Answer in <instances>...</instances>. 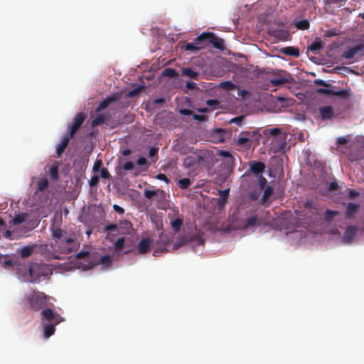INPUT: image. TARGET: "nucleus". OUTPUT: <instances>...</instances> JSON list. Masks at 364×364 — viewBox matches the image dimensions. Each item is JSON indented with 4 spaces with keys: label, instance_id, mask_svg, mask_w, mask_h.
<instances>
[{
    "label": "nucleus",
    "instance_id": "obj_38",
    "mask_svg": "<svg viewBox=\"0 0 364 364\" xmlns=\"http://www.w3.org/2000/svg\"><path fill=\"white\" fill-rule=\"evenodd\" d=\"M191 184V181L188 178H181L178 181V185L181 189H187Z\"/></svg>",
    "mask_w": 364,
    "mask_h": 364
},
{
    "label": "nucleus",
    "instance_id": "obj_47",
    "mask_svg": "<svg viewBox=\"0 0 364 364\" xmlns=\"http://www.w3.org/2000/svg\"><path fill=\"white\" fill-rule=\"evenodd\" d=\"M327 87L328 88H319L317 90V92L321 94H324L326 95L332 96L333 86H331L330 85V87Z\"/></svg>",
    "mask_w": 364,
    "mask_h": 364
},
{
    "label": "nucleus",
    "instance_id": "obj_41",
    "mask_svg": "<svg viewBox=\"0 0 364 364\" xmlns=\"http://www.w3.org/2000/svg\"><path fill=\"white\" fill-rule=\"evenodd\" d=\"M257 216H251L246 219L244 226L245 228H249L255 226L257 223Z\"/></svg>",
    "mask_w": 364,
    "mask_h": 364
},
{
    "label": "nucleus",
    "instance_id": "obj_56",
    "mask_svg": "<svg viewBox=\"0 0 364 364\" xmlns=\"http://www.w3.org/2000/svg\"><path fill=\"white\" fill-rule=\"evenodd\" d=\"M133 168H134V164L132 161H127L123 166V168L125 171H130V170L133 169Z\"/></svg>",
    "mask_w": 364,
    "mask_h": 364
},
{
    "label": "nucleus",
    "instance_id": "obj_55",
    "mask_svg": "<svg viewBox=\"0 0 364 364\" xmlns=\"http://www.w3.org/2000/svg\"><path fill=\"white\" fill-rule=\"evenodd\" d=\"M113 209L119 215L124 213V208L117 204L113 205Z\"/></svg>",
    "mask_w": 364,
    "mask_h": 364
},
{
    "label": "nucleus",
    "instance_id": "obj_25",
    "mask_svg": "<svg viewBox=\"0 0 364 364\" xmlns=\"http://www.w3.org/2000/svg\"><path fill=\"white\" fill-rule=\"evenodd\" d=\"M183 223V217H177V218H173L171 219L170 223H171L172 230L175 232H177L181 230Z\"/></svg>",
    "mask_w": 364,
    "mask_h": 364
},
{
    "label": "nucleus",
    "instance_id": "obj_30",
    "mask_svg": "<svg viewBox=\"0 0 364 364\" xmlns=\"http://www.w3.org/2000/svg\"><path fill=\"white\" fill-rule=\"evenodd\" d=\"M183 166L186 168H193L197 165L195 156H188L183 159Z\"/></svg>",
    "mask_w": 364,
    "mask_h": 364
},
{
    "label": "nucleus",
    "instance_id": "obj_5",
    "mask_svg": "<svg viewBox=\"0 0 364 364\" xmlns=\"http://www.w3.org/2000/svg\"><path fill=\"white\" fill-rule=\"evenodd\" d=\"M257 134L249 132H241L237 140V145L245 150L250 149L256 144Z\"/></svg>",
    "mask_w": 364,
    "mask_h": 364
},
{
    "label": "nucleus",
    "instance_id": "obj_4",
    "mask_svg": "<svg viewBox=\"0 0 364 364\" xmlns=\"http://www.w3.org/2000/svg\"><path fill=\"white\" fill-rule=\"evenodd\" d=\"M288 134L278 128H274V153H285L289 149L287 144Z\"/></svg>",
    "mask_w": 364,
    "mask_h": 364
},
{
    "label": "nucleus",
    "instance_id": "obj_64",
    "mask_svg": "<svg viewBox=\"0 0 364 364\" xmlns=\"http://www.w3.org/2000/svg\"><path fill=\"white\" fill-rule=\"evenodd\" d=\"M13 262L11 259H7L4 262V267L5 268H11L13 267Z\"/></svg>",
    "mask_w": 364,
    "mask_h": 364
},
{
    "label": "nucleus",
    "instance_id": "obj_43",
    "mask_svg": "<svg viewBox=\"0 0 364 364\" xmlns=\"http://www.w3.org/2000/svg\"><path fill=\"white\" fill-rule=\"evenodd\" d=\"M296 27L300 30L308 29L310 26L309 22L307 20H301L296 23Z\"/></svg>",
    "mask_w": 364,
    "mask_h": 364
},
{
    "label": "nucleus",
    "instance_id": "obj_58",
    "mask_svg": "<svg viewBox=\"0 0 364 364\" xmlns=\"http://www.w3.org/2000/svg\"><path fill=\"white\" fill-rule=\"evenodd\" d=\"M244 118H245L244 116L236 117L230 120V122H232V123L234 122V123H236L237 124L240 125Z\"/></svg>",
    "mask_w": 364,
    "mask_h": 364
},
{
    "label": "nucleus",
    "instance_id": "obj_51",
    "mask_svg": "<svg viewBox=\"0 0 364 364\" xmlns=\"http://www.w3.org/2000/svg\"><path fill=\"white\" fill-rule=\"evenodd\" d=\"M98 183H99V176L97 175H94L91 178V179L89 182L90 186H91V187L96 186L98 184Z\"/></svg>",
    "mask_w": 364,
    "mask_h": 364
},
{
    "label": "nucleus",
    "instance_id": "obj_3",
    "mask_svg": "<svg viewBox=\"0 0 364 364\" xmlns=\"http://www.w3.org/2000/svg\"><path fill=\"white\" fill-rule=\"evenodd\" d=\"M218 154L224 157L220 165V171L222 175L227 178L233 171L235 159L228 151L220 150Z\"/></svg>",
    "mask_w": 364,
    "mask_h": 364
},
{
    "label": "nucleus",
    "instance_id": "obj_8",
    "mask_svg": "<svg viewBox=\"0 0 364 364\" xmlns=\"http://www.w3.org/2000/svg\"><path fill=\"white\" fill-rule=\"evenodd\" d=\"M144 197L147 199H152L156 197L157 207L159 208H164V203L166 200V193L164 190L157 189L156 191H151L146 189L144 193Z\"/></svg>",
    "mask_w": 364,
    "mask_h": 364
},
{
    "label": "nucleus",
    "instance_id": "obj_11",
    "mask_svg": "<svg viewBox=\"0 0 364 364\" xmlns=\"http://www.w3.org/2000/svg\"><path fill=\"white\" fill-rule=\"evenodd\" d=\"M118 232L122 235H131L134 232V229L130 221L124 220L119 223Z\"/></svg>",
    "mask_w": 364,
    "mask_h": 364
},
{
    "label": "nucleus",
    "instance_id": "obj_54",
    "mask_svg": "<svg viewBox=\"0 0 364 364\" xmlns=\"http://www.w3.org/2000/svg\"><path fill=\"white\" fill-rule=\"evenodd\" d=\"M102 166V161L101 160H97L93 165L92 171L94 172L98 171Z\"/></svg>",
    "mask_w": 364,
    "mask_h": 364
},
{
    "label": "nucleus",
    "instance_id": "obj_48",
    "mask_svg": "<svg viewBox=\"0 0 364 364\" xmlns=\"http://www.w3.org/2000/svg\"><path fill=\"white\" fill-rule=\"evenodd\" d=\"M257 177L258 178V186L260 188V189H263L265 187L267 188V179L262 175H259V176Z\"/></svg>",
    "mask_w": 364,
    "mask_h": 364
},
{
    "label": "nucleus",
    "instance_id": "obj_28",
    "mask_svg": "<svg viewBox=\"0 0 364 364\" xmlns=\"http://www.w3.org/2000/svg\"><path fill=\"white\" fill-rule=\"evenodd\" d=\"M273 193V186H267V188H265L263 196L260 200V203L269 206V204H267V198L272 196Z\"/></svg>",
    "mask_w": 364,
    "mask_h": 364
},
{
    "label": "nucleus",
    "instance_id": "obj_32",
    "mask_svg": "<svg viewBox=\"0 0 364 364\" xmlns=\"http://www.w3.org/2000/svg\"><path fill=\"white\" fill-rule=\"evenodd\" d=\"M37 186L38 191L42 192L48 187V180L46 178H41L38 180Z\"/></svg>",
    "mask_w": 364,
    "mask_h": 364
},
{
    "label": "nucleus",
    "instance_id": "obj_14",
    "mask_svg": "<svg viewBox=\"0 0 364 364\" xmlns=\"http://www.w3.org/2000/svg\"><path fill=\"white\" fill-rule=\"evenodd\" d=\"M364 44H358L354 47L350 48L343 52L342 57L346 59L353 58L358 53L363 50Z\"/></svg>",
    "mask_w": 364,
    "mask_h": 364
},
{
    "label": "nucleus",
    "instance_id": "obj_44",
    "mask_svg": "<svg viewBox=\"0 0 364 364\" xmlns=\"http://www.w3.org/2000/svg\"><path fill=\"white\" fill-rule=\"evenodd\" d=\"M158 151L159 149L156 147H152L149 151V156L151 158L153 162L158 159Z\"/></svg>",
    "mask_w": 364,
    "mask_h": 364
},
{
    "label": "nucleus",
    "instance_id": "obj_29",
    "mask_svg": "<svg viewBox=\"0 0 364 364\" xmlns=\"http://www.w3.org/2000/svg\"><path fill=\"white\" fill-rule=\"evenodd\" d=\"M195 156L197 165H202L204 164L205 160L210 156V152L208 151H205L200 152L198 155Z\"/></svg>",
    "mask_w": 364,
    "mask_h": 364
},
{
    "label": "nucleus",
    "instance_id": "obj_53",
    "mask_svg": "<svg viewBox=\"0 0 364 364\" xmlns=\"http://www.w3.org/2000/svg\"><path fill=\"white\" fill-rule=\"evenodd\" d=\"M100 176L102 178H109L111 175L109 174L107 168H102L100 171Z\"/></svg>",
    "mask_w": 364,
    "mask_h": 364
},
{
    "label": "nucleus",
    "instance_id": "obj_57",
    "mask_svg": "<svg viewBox=\"0 0 364 364\" xmlns=\"http://www.w3.org/2000/svg\"><path fill=\"white\" fill-rule=\"evenodd\" d=\"M193 118L197 121L203 122L206 120L207 117L205 115L194 114Z\"/></svg>",
    "mask_w": 364,
    "mask_h": 364
},
{
    "label": "nucleus",
    "instance_id": "obj_63",
    "mask_svg": "<svg viewBox=\"0 0 364 364\" xmlns=\"http://www.w3.org/2000/svg\"><path fill=\"white\" fill-rule=\"evenodd\" d=\"M315 83L323 87H330V84L326 83L323 80H316Z\"/></svg>",
    "mask_w": 364,
    "mask_h": 364
},
{
    "label": "nucleus",
    "instance_id": "obj_10",
    "mask_svg": "<svg viewBox=\"0 0 364 364\" xmlns=\"http://www.w3.org/2000/svg\"><path fill=\"white\" fill-rule=\"evenodd\" d=\"M85 118L86 115L82 112L77 113L75 116L70 126L69 127L68 134L70 135V137H73L74 134L77 132V131L80 129L84 122Z\"/></svg>",
    "mask_w": 364,
    "mask_h": 364
},
{
    "label": "nucleus",
    "instance_id": "obj_34",
    "mask_svg": "<svg viewBox=\"0 0 364 364\" xmlns=\"http://www.w3.org/2000/svg\"><path fill=\"white\" fill-rule=\"evenodd\" d=\"M339 212L336 210H327L324 213V219L327 222H331L333 220L335 216L338 215Z\"/></svg>",
    "mask_w": 364,
    "mask_h": 364
},
{
    "label": "nucleus",
    "instance_id": "obj_36",
    "mask_svg": "<svg viewBox=\"0 0 364 364\" xmlns=\"http://www.w3.org/2000/svg\"><path fill=\"white\" fill-rule=\"evenodd\" d=\"M322 48H323V43L321 40H319V38L317 41H315L314 42H313L311 44V46H309V49L311 51L315 52V53H316L317 51L320 50Z\"/></svg>",
    "mask_w": 364,
    "mask_h": 364
},
{
    "label": "nucleus",
    "instance_id": "obj_37",
    "mask_svg": "<svg viewBox=\"0 0 364 364\" xmlns=\"http://www.w3.org/2000/svg\"><path fill=\"white\" fill-rule=\"evenodd\" d=\"M106 121V117L103 115H99L95 117L91 122V125L92 127H97L105 123Z\"/></svg>",
    "mask_w": 364,
    "mask_h": 364
},
{
    "label": "nucleus",
    "instance_id": "obj_46",
    "mask_svg": "<svg viewBox=\"0 0 364 364\" xmlns=\"http://www.w3.org/2000/svg\"><path fill=\"white\" fill-rule=\"evenodd\" d=\"M124 242H125L124 237H122L119 238L114 243V248L116 249V250H123L124 246Z\"/></svg>",
    "mask_w": 364,
    "mask_h": 364
},
{
    "label": "nucleus",
    "instance_id": "obj_40",
    "mask_svg": "<svg viewBox=\"0 0 364 364\" xmlns=\"http://www.w3.org/2000/svg\"><path fill=\"white\" fill-rule=\"evenodd\" d=\"M278 102H281L283 107L288 106V103H287L288 99L287 98H286L285 97H281V96L276 97H274V112H277V110L276 109V107L277 106Z\"/></svg>",
    "mask_w": 364,
    "mask_h": 364
},
{
    "label": "nucleus",
    "instance_id": "obj_33",
    "mask_svg": "<svg viewBox=\"0 0 364 364\" xmlns=\"http://www.w3.org/2000/svg\"><path fill=\"white\" fill-rule=\"evenodd\" d=\"M27 216H28L27 213H21V214L16 215L13 218V220H12L13 224L14 225H19V224L23 223L26 220Z\"/></svg>",
    "mask_w": 364,
    "mask_h": 364
},
{
    "label": "nucleus",
    "instance_id": "obj_27",
    "mask_svg": "<svg viewBox=\"0 0 364 364\" xmlns=\"http://www.w3.org/2000/svg\"><path fill=\"white\" fill-rule=\"evenodd\" d=\"M39 267L38 266H32L29 268V275L31 277V282H37L40 281L41 275L37 274Z\"/></svg>",
    "mask_w": 364,
    "mask_h": 364
},
{
    "label": "nucleus",
    "instance_id": "obj_45",
    "mask_svg": "<svg viewBox=\"0 0 364 364\" xmlns=\"http://www.w3.org/2000/svg\"><path fill=\"white\" fill-rule=\"evenodd\" d=\"M163 75L169 77H175L177 75V73L173 68H166L163 71Z\"/></svg>",
    "mask_w": 364,
    "mask_h": 364
},
{
    "label": "nucleus",
    "instance_id": "obj_49",
    "mask_svg": "<svg viewBox=\"0 0 364 364\" xmlns=\"http://www.w3.org/2000/svg\"><path fill=\"white\" fill-rule=\"evenodd\" d=\"M346 0H324L325 5H333L336 4L338 6H343Z\"/></svg>",
    "mask_w": 364,
    "mask_h": 364
},
{
    "label": "nucleus",
    "instance_id": "obj_62",
    "mask_svg": "<svg viewBox=\"0 0 364 364\" xmlns=\"http://www.w3.org/2000/svg\"><path fill=\"white\" fill-rule=\"evenodd\" d=\"M89 255V252L87 251H81L77 254L76 257L77 259H82L87 256Z\"/></svg>",
    "mask_w": 364,
    "mask_h": 364
},
{
    "label": "nucleus",
    "instance_id": "obj_17",
    "mask_svg": "<svg viewBox=\"0 0 364 364\" xmlns=\"http://www.w3.org/2000/svg\"><path fill=\"white\" fill-rule=\"evenodd\" d=\"M152 240L149 238H143L138 244L137 250L140 254H145L150 250Z\"/></svg>",
    "mask_w": 364,
    "mask_h": 364
},
{
    "label": "nucleus",
    "instance_id": "obj_31",
    "mask_svg": "<svg viewBox=\"0 0 364 364\" xmlns=\"http://www.w3.org/2000/svg\"><path fill=\"white\" fill-rule=\"evenodd\" d=\"M230 189H225L223 191H219L220 193V198L218 199V204L223 205L228 201V198L229 196Z\"/></svg>",
    "mask_w": 364,
    "mask_h": 364
},
{
    "label": "nucleus",
    "instance_id": "obj_19",
    "mask_svg": "<svg viewBox=\"0 0 364 364\" xmlns=\"http://www.w3.org/2000/svg\"><path fill=\"white\" fill-rule=\"evenodd\" d=\"M360 205L358 203H348L345 213L346 218H353L358 212Z\"/></svg>",
    "mask_w": 364,
    "mask_h": 364
},
{
    "label": "nucleus",
    "instance_id": "obj_15",
    "mask_svg": "<svg viewBox=\"0 0 364 364\" xmlns=\"http://www.w3.org/2000/svg\"><path fill=\"white\" fill-rule=\"evenodd\" d=\"M265 169V165L262 161H252L250 165V171L257 177L262 175Z\"/></svg>",
    "mask_w": 364,
    "mask_h": 364
},
{
    "label": "nucleus",
    "instance_id": "obj_61",
    "mask_svg": "<svg viewBox=\"0 0 364 364\" xmlns=\"http://www.w3.org/2000/svg\"><path fill=\"white\" fill-rule=\"evenodd\" d=\"M206 104L210 107L217 106L219 104L218 100H208L206 102Z\"/></svg>",
    "mask_w": 364,
    "mask_h": 364
},
{
    "label": "nucleus",
    "instance_id": "obj_42",
    "mask_svg": "<svg viewBox=\"0 0 364 364\" xmlns=\"http://www.w3.org/2000/svg\"><path fill=\"white\" fill-rule=\"evenodd\" d=\"M50 175L51 178L53 181H57L58 179V167L56 165H52L49 170Z\"/></svg>",
    "mask_w": 364,
    "mask_h": 364
},
{
    "label": "nucleus",
    "instance_id": "obj_12",
    "mask_svg": "<svg viewBox=\"0 0 364 364\" xmlns=\"http://www.w3.org/2000/svg\"><path fill=\"white\" fill-rule=\"evenodd\" d=\"M205 46V43H204V40L198 41V37H196L193 42L186 43L184 48L186 50L196 53Z\"/></svg>",
    "mask_w": 364,
    "mask_h": 364
},
{
    "label": "nucleus",
    "instance_id": "obj_6",
    "mask_svg": "<svg viewBox=\"0 0 364 364\" xmlns=\"http://www.w3.org/2000/svg\"><path fill=\"white\" fill-rule=\"evenodd\" d=\"M204 40V43H210L214 48L219 50L225 49V44L223 39L216 36L213 33L211 32H203L198 36V41Z\"/></svg>",
    "mask_w": 364,
    "mask_h": 364
},
{
    "label": "nucleus",
    "instance_id": "obj_59",
    "mask_svg": "<svg viewBox=\"0 0 364 364\" xmlns=\"http://www.w3.org/2000/svg\"><path fill=\"white\" fill-rule=\"evenodd\" d=\"M136 164L139 165V166H144V165H146L147 164V160L146 158L144 157H140L137 159L136 161Z\"/></svg>",
    "mask_w": 364,
    "mask_h": 364
},
{
    "label": "nucleus",
    "instance_id": "obj_13",
    "mask_svg": "<svg viewBox=\"0 0 364 364\" xmlns=\"http://www.w3.org/2000/svg\"><path fill=\"white\" fill-rule=\"evenodd\" d=\"M119 99V95L118 94H114L110 96L106 97L104 100H102L100 105L97 106L96 109V112H99L105 108H107L111 103L117 101Z\"/></svg>",
    "mask_w": 364,
    "mask_h": 364
},
{
    "label": "nucleus",
    "instance_id": "obj_24",
    "mask_svg": "<svg viewBox=\"0 0 364 364\" xmlns=\"http://www.w3.org/2000/svg\"><path fill=\"white\" fill-rule=\"evenodd\" d=\"M351 95V90L348 87L345 90H338L336 87H333L332 96H338L343 99H347Z\"/></svg>",
    "mask_w": 364,
    "mask_h": 364
},
{
    "label": "nucleus",
    "instance_id": "obj_21",
    "mask_svg": "<svg viewBox=\"0 0 364 364\" xmlns=\"http://www.w3.org/2000/svg\"><path fill=\"white\" fill-rule=\"evenodd\" d=\"M319 112L321 117L323 119H329L333 118L334 115V111L331 106H324L319 108Z\"/></svg>",
    "mask_w": 364,
    "mask_h": 364
},
{
    "label": "nucleus",
    "instance_id": "obj_26",
    "mask_svg": "<svg viewBox=\"0 0 364 364\" xmlns=\"http://www.w3.org/2000/svg\"><path fill=\"white\" fill-rule=\"evenodd\" d=\"M182 75L186 76L191 79H193L198 80L199 79V73L198 72L195 71L191 68H186L182 70Z\"/></svg>",
    "mask_w": 364,
    "mask_h": 364
},
{
    "label": "nucleus",
    "instance_id": "obj_2",
    "mask_svg": "<svg viewBox=\"0 0 364 364\" xmlns=\"http://www.w3.org/2000/svg\"><path fill=\"white\" fill-rule=\"evenodd\" d=\"M26 301L30 309L38 311L47 306L48 296L43 292L33 291L26 296Z\"/></svg>",
    "mask_w": 364,
    "mask_h": 364
},
{
    "label": "nucleus",
    "instance_id": "obj_23",
    "mask_svg": "<svg viewBox=\"0 0 364 364\" xmlns=\"http://www.w3.org/2000/svg\"><path fill=\"white\" fill-rule=\"evenodd\" d=\"M53 323H43V336L45 338H48L53 336L55 331V326Z\"/></svg>",
    "mask_w": 364,
    "mask_h": 364
},
{
    "label": "nucleus",
    "instance_id": "obj_52",
    "mask_svg": "<svg viewBox=\"0 0 364 364\" xmlns=\"http://www.w3.org/2000/svg\"><path fill=\"white\" fill-rule=\"evenodd\" d=\"M156 178L160 181H163L166 183H168L170 182V180L164 174V173H159L156 176Z\"/></svg>",
    "mask_w": 364,
    "mask_h": 364
},
{
    "label": "nucleus",
    "instance_id": "obj_16",
    "mask_svg": "<svg viewBox=\"0 0 364 364\" xmlns=\"http://www.w3.org/2000/svg\"><path fill=\"white\" fill-rule=\"evenodd\" d=\"M274 50L289 56L299 57L300 55L299 48L292 46H288L280 48L278 47H274Z\"/></svg>",
    "mask_w": 364,
    "mask_h": 364
},
{
    "label": "nucleus",
    "instance_id": "obj_60",
    "mask_svg": "<svg viewBox=\"0 0 364 364\" xmlns=\"http://www.w3.org/2000/svg\"><path fill=\"white\" fill-rule=\"evenodd\" d=\"M118 229V227L115 224H109L105 227V230L107 231H113Z\"/></svg>",
    "mask_w": 364,
    "mask_h": 364
},
{
    "label": "nucleus",
    "instance_id": "obj_39",
    "mask_svg": "<svg viewBox=\"0 0 364 364\" xmlns=\"http://www.w3.org/2000/svg\"><path fill=\"white\" fill-rule=\"evenodd\" d=\"M99 263L102 264L105 267H108L111 266L112 261L110 256L109 255H106L101 257V258L99 260Z\"/></svg>",
    "mask_w": 364,
    "mask_h": 364
},
{
    "label": "nucleus",
    "instance_id": "obj_9",
    "mask_svg": "<svg viewBox=\"0 0 364 364\" xmlns=\"http://www.w3.org/2000/svg\"><path fill=\"white\" fill-rule=\"evenodd\" d=\"M293 82L291 74L284 70H274V87L289 84Z\"/></svg>",
    "mask_w": 364,
    "mask_h": 364
},
{
    "label": "nucleus",
    "instance_id": "obj_35",
    "mask_svg": "<svg viewBox=\"0 0 364 364\" xmlns=\"http://www.w3.org/2000/svg\"><path fill=\"white\" fill-rule=\"evenodd\" d=\"M33 247L31 246H25L21 248L20 255L23 258L28 257L33 252Z\"/></svg>",
    "mask_w": 364,
    "mask_h": 364
},
{
    "label": "nucleus",
    "instance_id": "obj_50",
    "mask_svg": "<svg viewBox=\"0 0 364 364\" xmlns=\"http://www.w3.org/2000/svg\"><path fill=\"white\" fill-rule=\"evenodd\" d=\"M234 87V85L230 81H224L220 83V87L223 89H232Z\"/></svg>",
    "mask_w": 364,
    "mask_h": 364
},
{
    "label": "nucleus",
    "instance_id": "obj_1",
    "mask_svg": "<svg viewBox=\"0 0 364 364\" xmlns=\"http://www.w3.org/2000/svg\"><path fill=\"white\" fill-rule=\"evenodd\" d=\"M51 236L54 242L51 243L53 249L62 254H69L75 250L76 244L70 237H67V232L53 224L50 228Z\"/></svg>",
    "mask_w": 364,
    "mask_h": 364
},
{
    "label": "nucleus",
    "instance_id": "obj_7",
    "mask_svg": "<svg viewBox=\"0 0 364 364\" xmlns=\"http://www.w3.org/2000/svg\"><path fill=\"white\" fill-rule=\"evenodd\" d=\"M41 318L43 323H48L58 325L64 321V318L62 316H60L56 311H54L50 308L43 309L41 313Z\"/></svg>",
    "mask_w": 364,
    "mask_h": 364
},
{
    "label": "nucleus",
    "instance_id": "obj_18",
    "mask_svg": "<svg viewBox=\"0 0 364 364\" xmlns=\"http://www.w3.org/2000/svg\"><path fill=\"white\" fill-rule=\"evenodd\" d=\"M358 228L355 226H348L346 228L343 240L345 242H350L355 237Z\"/></svg>",
    "mask_w": 364,
    "mask_h": 364
},
{
    "label": "nucleus",
    "instance_id": "obj_20",
    "mask_svg": "<svg viewBox=\"0 0 364 364\" xmlns=\"http://www.w3.org/2000/svg\"><path fill=\"white\" fill-rule=\"evenodd\" d=\"M73 137H70L69 134L65 135L63 139L61 140L60 143L58 144L56 147V154L58 157L61 156V154L63 153L66 147L68 146L70 139Z\"/></svg>",
    "mask_w": 364,
    "mask_h": 364
},
{
    "label": "nucleus",
    "instance_id": "obj_22",
    "mask_svg": "<svg viewBox=\"0 0 364 364\" xmlns=\"http://www.w3.org/2000/svg\"><path fill=\"white\" fill-rule=\"evenodd\" d=\"M274 38L279 41H289L291 39V35L287 30H274Z\"/></svg>",
    "mask_w": 364,
    "mask_h": 364
}]
</instances>
